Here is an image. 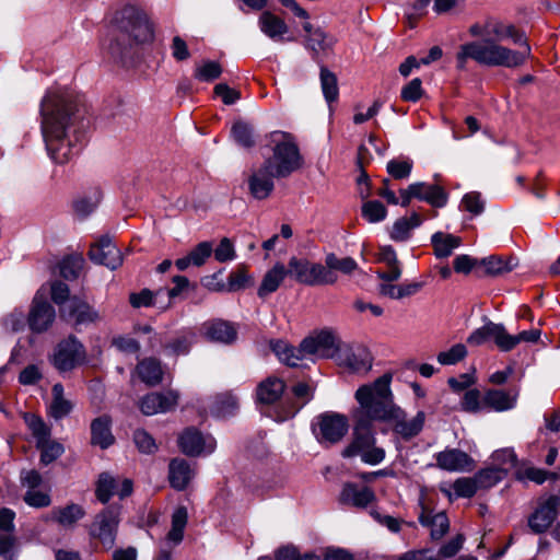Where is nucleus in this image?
Segmentation results:
<instances>
[{"instance_id": "f257e3e1", "label": "nucleus", "mask_w": 560, "mask_h": 560, "mask_svg": "<svg viewBox=\"0 0 560 560\" xmlns=\"http://www.w3.org/2000/svg\"><path fill=\"white\" fill-rule=\"evenodd\" d=\"M469 32L481 37L459 47L456 55L457 67L464 69L467 59L487 67L518 68L530 57L532 48L525 33L513 24L488 21L483 25L474 24Z\"/></svg>"}, {"instance_id": "f03ea898", "label": "nucleus", "mask_w": 560, "mask_h": 560, "mask_svg": "<svg viewBox=\"0 0 560 560\" xmlns=\"http://www.w3.org/2000/svg\"><path fill=\"white\" fill-rule=\"evenodd\" d=\"M42 131L51 160L67 163L82 147L83 135L78 132V97L68 90L49 91L42 102Z\"/></svg>"}, {"instance_id": "7ed1b4c3", "label": "nucleus", "mask_w": 560, "mask_h": 560, "mask_svg": "<svg viewBox=\"0 0 560 560\" xmlns=\"http://www.w3.org/2000/svg\"><path fill=\"white\" fill-rule=\"evenodd\" d=\"M270 348L282 363L289 366H299L304 360L336 359L339 342L332 332L322 330L305 338L299 348L292 347L283 340H271Z\"/></svg>"}, {"instance_id": "20e7f679", "label": "nucleus", "mask_w": 560, "mask_h": 560, "mask_svg": "<svg viewBox=\"0 0 560 560\" xmlns=\"http://www.w3.org/2000/svg\"><path fill=\"white\" fill-rule=\"evenodd\" d=\"M392 376L384 374L369 385L360 386L355 392L359 409L355 419L363 424L372 421H385L397 407L390 392Z\"/></svg>"}, {"instance_id": "39448f33", "label": "nucleus", "mask_w": 560, "mask_h": 560, "mask_svg": "<svg viewBox=\"0 0 560 560\" xmlns=\"http://www.w3.org/2000/svg\"><path fill=\"white\" fill-rule=\"evenodd\" d=\"M271 138L275 143L273 153L264 164L273 171L277 177H287L302 166V155L291 135L275 131Z\"/></svg>"}, {"instance_id": "423d86ee", "label": "nucleus", "mask_w": 560, "mask_h": 560, "mask_svg": "<svg viewBox=\"0 0 560 560\" xmlns=\"http://www.w3.org/2000/svg\"><path fill=\"white\" fill-rule=\"evenodd\" d=\"M370 427L357 421L352 441L341 453L343 457L359 456L364 464L373 466L384 460L386 452L376 445V438Z\"/></svg>"}, {"instance_id": "0eeeda50", "label": "nucleus", "mask_w": 560, "mask_h": 560, "mask_svg": "<svg viewBox=\"0 0 560 560\" xmlns=\"http://www.w3.org/2000/svg\"><path fill=\"white\" fill-rule=\"evenodd\" d=\"M115 28L130 42L149 43L154 37L153 25L145 13L135 7H125L115 15Z\"/></svg>"}, {"instance_id": "6e6552de", "label": "nucleus", "mask_w": 560, "mask_h": 560, "mask_svg": "<svg viewBox=\"0 0 560 560\" xmlns=\"http://www.w3.org/2000/svg\"><path fill=\"white\" fill-rule=\"evenodd\" d=\"M289 273L298 282L311 287L334 284L338 280L336 272L326 269L324 265L294 256L289 260Z\"/></svg>"}, {"instance_id": "1a4fd4ad", "label": "nucleus", "mask_w": 560, "mask_h": 560, "mask_svg": "<svg viewBox=\"0 0 560 560\" xmlns=\"http://www.w3.org/2000/svg\"><path fill=\"white\" fill-rule=\"evenodd\" d=\"M119 508L109 506L98 513L91 524L90 534L109 550L114 547L119 525Z\"/></svg>"}, {"instance_id": "9d476101", "label": "nucleus", "mask_w": 560, "mask_h": 560, "mask_svg": "<svg viewBox=\"0 0 560 560\" xmlns=\"http://www.w3.org/2000/svg\"><path fill=\"white\" fill-rule=\"evenodd\" d=\"M86 359L83 345L73 336L62 340L56 347L52 364L60 372H67L82 364Z\"/></svg>"}, {"instance_id": "9b49d317", "label": "nucleus", "mask_w": 560, "mask_h": 560, "mask_svg": "<svg viewBox=\"0 0 560 560\" xmlns=\"http://www.w3.org/2000/svg\"><path fill=\"white\" fill-rule=\"evenodd\" d=\"M316 425V436L322 444H335L339 442L349 429L347 417L334 412L319 416Z\"/></svg>"}, {"instance_id": "f8f14e48", "label": "nucleus", "mask_w": 560, "mask_h": 560, "mask_svg": "<svg viewBox=\"0 0 560 560\" xmlns=\"http://www.w3.org/2000/svg\"><path fill=\"white\" fill-rule=\"evenodd\" d=\"M385 422L390 423L395 434L405 441H409L422 431L425 413L424 411H418L413 418L409 419L406 412L397 406Z\"/></svg>"}, {"instance_id": "ddd939ff", "label": "nucleus", "mask_w": 560, "mask_h": 560, "mask_svg": "<svg viewBox=\"0 0 560 560\" xmlns=\"http://www.w3.org/2000/svg\"><path fill=\"white\" fill-rule=\"evenodd\" d=\"M178 445L186 455L199 456L211 454L217 442L211 435H203L197 429L188 428L179 435Z\"/></svg>"}, {"instance_id": "4468645a", "label": "nucleus", "mask_w": 560, "mask_h": 560, "mask_svg": "<svg viewBox=\"0 0 560 560\" xmlns=\"http://www.w3.org/2000/svg\"><path fill=\"white\" fill-rule=\"evenodd\" d=\"M132 492V481L130 479H116L108 472H102L98 476L95 495L97 500L105 504L114 494L124 499Z\"/></svg>"}, {"instance_id": "2eb2a0df", "label": "nucleus", "mask_w": 560, "mask_h": 560, "mask_svg": "<svg viewBox=\"0 0 560 560\" xmlns=\"http://www.w3.org/2000/svg\"><path fill=\"white\" fill-rule=\"evenodd\" d=\"M61 317L72 320L74 325L94 324L102 319L101 313L84 300L73 296L60 310Z\"/></svg>"}, {"instance_id": "dca6fc26", "label": "nucleus", "mask_w": 560, "mask_h": 560, "mask_svg": "<svg viewBox=\"0 0 560 560\" xmlns=\"http://www.w3.org/2000/svg\"><path fill=\"white\" fill-rule=\"evenodd\" d=\"M560 506V499L550 495L541 502L528 517V526L535 534L546 532L555 522Z\"/></svg>"}, {"instance_id": "f3484780", "label": "nucleus", "mask_w": 560, "mask_h": 560, "mask_svg": "<svg viewBox=\"0 0 560 560\" xmlns=\"http://www.w3.org/2000/svg\"><path fill=\"white\" fill-rule=\"evenodd\" d=\"M336 361L338 365L353 373H365L372 368V355L362 346L339 349Z\"/></svg>"}, {"instance_id": "a211bd4d", "label": "nucleus", "mask_w": 560, "mask_h": 560, "mask_svg": "<svg viewBox=\"0 0 560 560\" xmlns=\"http://www.w3.org/2000/svg\"><path fill=\"white\" fill-rule=\"evenodd\" d=\"M89 257L95 264L104 265L112 270L117 269L122 264V256L119 248L108 236L101 237L91 246Z\"/></svg>"}, {"instance_id": "6ab92c4d", "label": "nucleus", "mask_w": 560, "mask_h": 560, "mask_svg": "<svg viewBox=\"0 0 560 560\" xmlns=\"http://www.w3.org/2000/svg\"><path fill=\"white\" fill-rule=\"evenodd\" d=\"M178 394L174 390L166 393H151L140 401V410L145 416H153L160 412H167L178 404Z\"/></svg>"}, {"instance_id": "aec40b11", "label": "nucleus", "mask_w": 560, "mask_h": 560, "mask_svg": "<svg viewBox=\"0 0 560 560\" xmlns=\"http://www.w3.org/2000/svg\"><path fill=\"white\" fill-rule=\"evenodd\" d=\"M375 499V493L371 488L353 482H346L339 494V502L341 504L355 509H365Z\"/></svg>"}, {"instance_id": "412c9836", "label": "nucleus", "mask_w": 560, "mask_h": 560, "mask_svg": "<svg viewBox=\"0 0 560 560\" xmlns=\"http://www.w3.org/2000/svg\"><path fill=\"white\" fill-rule=\"evenodd\" d=\"M436 466L447 471H469L474 468V459L458 448H446L435 455Z\"/></svg>"}, {"instance_id": "4be33fe9", "label": "nucleus", "mask_w": 560, "mask_h": 560, "mask_svg": "<svg viewBox=\"0 0 560 560\" xmlns=\"http://www.w3.org/2000/svg\"><path fill=\"white\" fill-rule=\"evenodd\" d=\"M505 327L502 324L487 322L483 326L475 329L467 338L470 346H481L492 340L497 348L503 352L504 350Z\"/></svg>"}, {"instance_id": "5701e85b", "label": "nucleus", "mask_w": 560, "mask_h": 560, "mask_svg": "<svg viewBox=\"0 0 560 560\" xmlns=\"http://www.w3.org/2000/svg\"><path fill=\"white\" fill-rule=\"evenodd\" d=\"M55 317V308L47 301L34 299L28 315V325L33 331L43 332L47 330Z\"/></svg>"}, {"instance_id": "b1692460", "label": "nucleus", "mask_w": 560, "mask_h": 560, "mask_svg": "<svg viewBox=\"0 0 560 560\" xmlns=\"http://www.w3.org/2000/svg\"><path fill=\"white\" fill-rule=\"evenodd\" d=\"M273 177H277L275 172L265 164L254 171L248 178V187L252 196L259 200L266 199L275 188Z\"/></svg>"}, {"instance_id": "393cba45", "label": "nucleus", "mask_w": 560, "mask_h": 560, "mask_svg": "<svg viewBox=\"0 0 560 560\" xmlns=\"http://www.w3.org/2000/svg\"><path fill=\"white\" fill-rule=\"evenodd\" d=\"M259 30L264 35L275 42L292 40L285 35L289 33V26L283 19L270 11H264L258 19Z\"/></svg>"}, {"instance_id": "a878e982", "label": "nucleus", "mask_w": 560, "mask_h": 560, "mask_svg": "<svg viewBox=\"0 0 560 560\" xmlns=\"http://www.w3.org/2000/svg\"><path fill=\"white\" fill-rule=\"evenodd\" d=\"M518 390L489 389L485 393L483 402L495 411H506L516 406Z\"/></svg>"}, {"instance_id": "bb28decb", "label": "nucleus", "mask_w": 560, "mask_h": 560, "mask_svg": "<svg viewBox=\"0 0 560 560\" xmlns=\"http://www.w3.org/2000/svg\"><path fill=\"white\" fill-rule=\"evenodd\" d=\"M213 252L211 242L205 241L197 244L186 256L175 260V266L179 271L188 267H201L206 264Z\"/></svg>"}, {"instance_id": "cd10ccee", "label": "nucleus", "mask_w": 560, "mask_h": 560, "mask_svg": "<svg viewBox=\"0 0 560 560\" xmlns=\"http://www.w3.org/2000/svg\"><path fill=\"white\" fill-rule=\"evenodd\" d=\"M285 384L276 376H269L260 382L256 389L257 399L265 405H272L280 399L284 393Z\"/></svg>"}, {"instance_id": "c85d7f7f", "label": "nucleus", "mask_w": 560, "mask_h": 560, "mask_svg": "<svg viewBox=\"0 0 560 560\" xmlns=\"http://www.w3.org/2000/svg\"><path fill=\"white\" fill-rule=\"evenodd\" d=\"M194 475L192 468L185 459L175 458L170 463L168 479L174 489L184 490Z\"/></svg>"}, {"instance_id": "c756f323", "label": "nucleus", "mask_w": 560, "mask_h": 560, "mask_svg": "<svg viewBox=\"0 0 560 560\" xmlns=\"http://www.w3.org/2000/svg\"><path fill=\"white\" fill-rule=\"evenodd\" d=\"M290 275L289 269L281 262H277L270 270L266 272L258 288L259 298H266L278 290L284 278Z\"/></svg>"}, {"instance_id": "7c9ffc66", "label": "nucleus", "mask_w": 560, "mask_h": 560, "mask_svg": "<svg viewBox=\"0 0 560 560\" xmlns=\"http://www.w3.org/2000/svg\"><path fill=\"white\" fill-rule=\"evenodd\" d=\"M205 335L208 339L222 343H231L236 339L235 327L224 320H212L203 325Z\"/></svg>"}, {"instance_id": "2f4dec72", "label": "nucleus", "mask_w": 560, "mask_h": 560, "mask_svg": "<svg viewBox=\"0 0 560 560\" xmlns=\"http://www.w3.org/2000/svg\"><path fill=\"white\" fill-rule=\"evenodd\" d=\"M303 30L306 33L305 46L314 54V58L331 47L332 40L320 28H314L310 22H305Z\"/></svg>"}, {"instance_id": "473e14b6", "label": "nucleus", "mask_w": 560, "mask_h": 560, "mask_svg": "<svg viewBox=\"0 0 560 560\" xmlns=\"http://www.w3.org/2000/svg\"><path fill=\"white\" fill-rule=\"evenodd\" d=\"M413 186L418 187L415 198L427 201L435 208H442L446 205L448 196L441 186L429 185L422 182L413 183Z\"/></svg>"}, {"instance_id": "72a5a7b5", "label": "nucleus", "mask_w": 560, "mask_h": 560, "mask_svg": "<svg viewBox=\"0 0 560 560\" xmlns=\"http://www.w3.org/2000/svg\"><path fill=\"white\" fill-rule=\"evenodd\" d=\"M431 244L436 258H447L462 245V238L453 234L436 232L431 236Z\"/></svg>"}, {"instance_id": "f704fd0d", "label": "nucleus", "mask_w": 560, "mask_h": 560, "mask_svg": "<svg viewBox=\"0 0 560 560\" xmlns=\"http://www.w3.org/2000/svg\"><path fill=\"white\" fill-rule=\"evenodd\" d=\"M423 219L417 212H412L409 218L402 217L396 220L390 230V238L395 242H405L410 235L411 231L421 225Z\"/></svg>"}, {"instance_id": "c9c22d12", "label": "nucleus", "mask_w": 560, "mask_h": 560, "mask_svg": "<svg viewBox=\"0 0 560 560\" xmlns=\"http://www.w3.org/2000/svg\"><path fill=\"white\" fill-rule=\"evenodd\" d=\"M92 444L102 448H107L114 443V436L110 432V419L102 416L93 420L91 423Z\"/></svg>"}, {"instance_id": "e433bc0d", "label": "nucleus", "mask_w": 560, "mask_h": 560, "mask_svg": "<svg viewBox=\"0 0 560 560\" xmlns=\"http://www.w3.org/2000/svg\"><path fill=\"white\" fill-rule=\"evenodd\" d=\"M419 522L422 526L430 527L431 538L434 540L441 539L450 528V522L444 512L431 515V513L422 511Z\"/></svg>"}, {"instance_id": "4c0bfd02", "label": "nucleus", "mask_w": 560, "mask_h": 560, "mask_svg": "<svg viewBox=\"0 0 560 560\" xmlns=\"http://www.w3.org/2000/svg\"><path fill=\"white\" fill-rule=\"evenodd\" d=\"M85 515V511L79 504L71 503L51 511V518L63 527L73 526Z\"/></svg>"}, {"instance_id": "58836bf2", "label": "nucleus", "mask_w": 560, "mask_h": 560, "mask_svg": "<svg viewBox=\"0 0 560 560\" xmlns=\"http://www.w3.org/2000/svg\"><path fill=\"white\" fill-rule=\"evenodd\" d=\"M137 373L142 382L148 385H156L162 381L163 371L155 359H144L137 365Z\"/></svg>"}, {"instance_id": "ea45409f", "label": "nucleus", "mask_w": 560, "mask_h": 560, "mask_svg": "<svg viewBox=\"0 0 560 560\" xmlns=\"http://www.w3.org/2000/svg\"><path fill=\"white\" fill-rule=\"evenodd\" d=\"M479 275L497 276L511 271L514 267L512 259L504 260L500 256H489L479 259Z\"/></svg>"}, {"instance_id": "a19ab883", "label": "nucleus", "mask_w": 560, "mask_h": 560, "mask_svg": "<svg viewBox=\"0 0 560 560\" xmlns=\"http://www.w3.org/2000/svg\"><path fill=\"white\" fill-rule=\"evenodd\" d=\"M421 282H411L400 285L383 283L380 287V292L381 294L388 296L390 299L399 300L418 293L421 290Z\"/></svg>"}, {"instance_id": "79ce46f5", "label": "nucleus", "mask_w": 560, "mask_h": 560, "mask_svg": "<svg viewBox=\"0 0 560 560\" xmlns=\"http://www.w3.org/2000/svg\"><path fill=\"white\" fill-rule=\"evenodd\" d=\"M72 405L63 398V387L61 384L52 386V401L49 406V413L55 419H61L70 413Z\"/></svg>"}, {"instance_id": "37998d69", "label": "nucleus", "mask_w": 560, "mask_h": 560, "mask_svg": "<svg viewBox=\"0 0 560 560\" xmlns=\"http://www.w3.org/2000/svg\"><path fill=\"white\" fill-rule=\"evenodd\" d=\"M319 79L322 91L326 102L330 104L337 101L339 95V88L336 74L328 70L326 67L322 66Z\"/></svg>"}, {"instance_id": "c03bdc74", "label": "nucleus", "mask_w": 560, "mask_h": 560, "mask_svg": "<svg viewBox=\"0 0 560 560\" xmlns=\"http://www.w3.org/2000/svg\"><path fill=\"white\" fill-rule=\"evenodd\" d=\"M187 518L188 514L185 506H179L174 511L172 515V528L167 534L168 541L177 545L183 540Z\"/></svg>"}, {"instance_id": "a18cd8bd", "label": "nucleus", "mask_w": 560, "mask_h": 560, "mask_svg": "<svg viewBox=\"0 0 560 560\" xmlns=\"http://www.w3.org/2000/svg\"><path fill=\"white\" fill-rule=\"evenodd\" d=\"M326 269L335 272L340 271L343 275H351L358 269L357 261L351 257L339 258L336 254L329 253L325 257Z\"/></svg>"}, {"instance_id": "49530a36", "label": "nucleus", "mask_w": 560, "mask_h": 560, "mask_svg": "<svg viewBox=\"0 0 560 560\" xmlns=\"http://www.w3.org/2000/svg\"><path fill=\"white\" fill-rule=\"evenodd\" d=\"M539 338H540L539 329L523 330V331L518 332L517 335H511L505 329L503 352L512 351L521 342H529V343L537 342L539 340Z\"/></svg>"}, {"instance_id": "de8ad7c7", "label": "nucleus", "mask_w": 560, "mask_h": 560, "mask_svg": "<svg viewBox=\"0 0 560 560\" xmlns=\"http://www.w3.org/2000/svg\"><path fill=\"white\" fill-rule=\"evenodd\" d=\"M505 476V469L490 467L480 470L475 475V480L479 489L481 488H491L500 482Z\"/></svg>"}, {"instance_id": "09e8293b", "label": "nucleus", "mask_w": 560, "mask_h": 560, "mask_svg": "<svg viewBox=\"0 0 560 560\" xmlns=\"http://www.w3.org/2000/svg\"><path fill=\"white\" fill-rule=\"evenodd\" d=\"M222 74V67L219 62L207 60L198 65L195 69L194 77L201 82H211Z\"/></svg>"}, {"instance_id": "8fccbe9b", "label": "nucleus", "mask_w": 560, "mask_h": 560, "mask_svg": "<svg viewBox=\"0 0 560 560\" xmlns=\"http://www.w3.org/2000/svg\"><path fill=\"white\" fill-rule=\"evenodd\" d=\"M238 407V401L232 394H222L215 398L212 412L217 417H226L234 413Z\"/></svg>"}, {"instance_id": "3c124183", "label": "nucleus", "mask_w": 560, "mask_h": 560, "mask_svg": "<svg viewBox=\"0 0 560 560\" xmlns=\"http://www.w3.org/2000/svg\"><path fill=\"white\" fill-rule=\"evenodd\" d=\"M362 217L370 223L383 221L387 215L385 206L378 200L365 201L362 205Z\"/></svg>"}, {"instance_id": "603ef678", "label": "nucleus", "mask_w": 560, "mask_h": 560, "mask_svg": "<svg viewBox=\"0 0 560 560\" xmlns=\"http://www.w3.org/2000/svg\"><path fill=\"white\" fill-rule=\"evenodd\" d=\"M40 451V463L45 466L58 459L65 452L62 444L50 439L36 446Z\"/></svg>"}, {"instance_id": "864d4df0", "label": "nucleus", "mask_w": 560, "mask_h": 560, "mask_svg": "<svg viewBox=\"0 0 560 560\" xmlns=\"http://www.w3.org/2000/svg\"><path fill=\"white\" fill-rule=\"evenodd\" d=\"M413 163L410 159H393L388 161L386 170L395 179H405L410 176Z\"/></svg>"}, {"instance_id": "5fc2aeb1", "label": "nucleus", "mask_w": 560, "mask_h": 560, "mask_svg": "<svg viewBox=\"0 0 560 560\" xmlns=\"http://www.w3.org/2000/svg\"><path fill=\"white\" fill-rule=\"evenodd\" d=\"M232 136L244 148H250L255 143L253 128L244 121H237L233 125Z\"/></svg>"}, {"instance_id": "6e6d98bb", "label": "nucleus", "mask_w": 560, "mask_h": 560, "mask_svg": "<svg viewBox=\"0 0 560 560\" xmlns=\"http://www.w3.org/2000/svg\"><path fill=\"white\" fill-rule=\"evenodd\" d=\"M163 293L164 289H161L155 293L149 289H143L139 293H131L129 296V302L136 308L155 306L158 296Z\"/></svg>"}, {"instance_id": "4d7b16f0", "label": "nucleus", "mask_w": 560, "mask_h": 560, "mask_svg": "<svg viewBox=\"0 0 560 560\" xmlns=\"http://www.w3.org/2000/svg\"><path fill=\"white\" fill-rule=\"evenodd\" d=\"M26 422L36 440V446H42V443L50 439V429L39 417L30 416L26 418Z\"/></svg>"}, {"instance_id": "13d9d810", "label": "nucleus", "mask_w": 560, "mask_h": 560, "mask_svg": "<svg viewBox=\"0 0 560 560\" xmlns=\"http://www.w3.org/2000/svg\"><path fill=\"white\" fill-rule=\"evenodd\" d=\"M212 254L214 255V259L219 262H228L236 258L234 244L228 237H223L220 241L219 245L213 248Z\"/></svg>"}, {"instance_id": "bf43d9fd", "label": "nucleus", "mask_w": 560, "mask_h": 560, "mask_svg": "<svg viewBox=\"0 0 560 560\" xmlns=\"http://www.w3.org/2000/svg\"><path fill=\"white\" fill-rule=\"evenodd\" d=\"M101 201V192L94 191L91 196H84L74 201V210L78 214L88 215L93 212Z\"/></svg>"}, {"instance_id": "052dcab7", "label": "nucleus", "mask_w": 560, "mask_h": 560, "mask_svg": "<svg viewBox=\"0 0 560 560\" xmlns=\"http://www.w3.org/2000/svg\"><path fill=\"white\" fill-rule=\"evenodd\" d=\"M467 354L466 347L462 343L454 345L447 351L440 352L438 361L442 365H452L463 360Z\"/></svg>"}, {"instance_id": "680f3d73", "label": "nucleus", "mask_w": 560, "mask_h": 560, "mask_svg": "<svg viewBox=\"0 0 560 560\" xmlns=\"http://www.w3.org/2000/svg\"><path fill=\"white\" fill-rule=\"evenodd\" d=\"M453 489L458 498H471L479 489L475 478H458L453 483Z\"/></svg>"}, {"instance_id": "e2e57ef3", "label": "nucleus", "mask_w": 560, "mask_h": 560, "mask_svg": "<svg viewBox=\"0 0 560 560\" xmlns=\"http://www.w3.org/2000/svg\"><path fill=\"white\" fill-rule=\"evenodd\" d=\"M479 259L466 254L458 255L453 260V267L457 273L468 275L472 270L479 273Z\"/></svg>"}, {"instance_id": "0e129e2a", "label": "nucleus", "mask_w": 560, "mask_h": 560, "mask_svg": "<svg viewBox=\"0 0 560 560\" xmlns=\"http://www.w3.org/2000/svg\"><path fill=\"white\" fill-rule=\"evenodd\" d=\"M83 259L80 257H67L60 264V275L67 280H73L79 276Z\"/></svg>"}, {"instance_id": "69168bd1", "label": "nucleus", "mask_w": 560, "mask_h": 560, "mask_svg": "<svg viewBox=\"0 0 560 560\" xmlns=\"http://www.w3.org/2000/svg\"><path fill=\"white\" fill-rule=\"evenodd\" d=\"M133 441L141 453L152 454L158 448L154 439L144 430H136Z\"/></svg>"}, {"instance_id": "338daca9", "label": "nucleus", "mask_w": 560, "mask_h": 560, "mask_svg": "<svg viewBox=\"0 0 560 560\" xmlns=\"http://www.w3.org/2000/svg\"><path fill=\"white\" fill-rule=\"evenodd\" d=\"M24 502L32 508L40 509L49 506L51 498L48 492L39 490H27L23 497Z\"/></svg>"}, {"instance_id": "774afa93", "label": "nucleus", "mask_w": 560, "mask_h": 560, "mask_svg": "<svg viewBox=\"0 0 560 560\" xmlns=\"http://www.w3.org/2000/svg\"><path fill=\"white\" fill-rule=\"evenodd\" d=\"M192 342V334H184L176 337L174 340L168 342L165 347L173 354H186Z\"/></svg>"}]
</instances>
